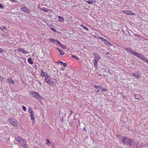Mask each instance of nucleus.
<instances>
[{"instance_id":"1","label":"nucleus","mask_w":148,"mask_h":148,"mask_svg":"<svg viewBox=\"0 0 148 148\" xmlns=\"http://www.w3.org/2000/svg\"><path fill=\"white\" fill-rule=\"evenodd\" d=\"M121 142L124 144L129 145L132 148H141L142 147L138 146V143H136L134 140L126 137H123L121 138Z\"/></svg>"},{"instance_id":"2","label":"nucleus","mask_w":148,"mask_h":148,"mask_svg":"<svg viewBox=\"0 0 148 148\" xmlns=\"http://www.w3.org/2000/svg\"><path fill=\"white\" fill-rule=\"evenodd\" d=\"M29 93L31 96L33 97L36 99H43V97L40 95L37 92H35L34 91H30Z\"/></svg>"},{"instance_id":"3","label":"nucleus","mask_w":148,"mask_h":148,"mask_svg":"<svg viewBox=\"0 0 148 148\" xmlns=\"http://www.w3.org/2000/svg\"><path fill=\"white\" fill-rule=\"evenodd\" d=\"M8 121L10 124L16 127L18 125V122L15 119L10 118L8 119Z\"/></svg>"},{"instance_id":"4","label":"nucleus","mask_w":148,"mask_h":148,"mask_svg":"<svg viewBox=\"0 0 148 148\" xmlns=\"http://www.w3.org/2000/svg\"><path fill=\"white\" fill-rule=\"evenodd\" d=\"M42 77H45V80L46 82L48 83L49 84L51 85L52 82L51 81V78L48 75H41Z\"/></svg>"},{"instance_id":"5","label":"nucleus","mask_w":148,"mask_h":148,"mask_svg":"<svg viewBox=\"0 0 148 148\" xmlns=\"http://www.w3.org/2000/svg\"><path fill=\"white\" fill-rule=\"evenodd\" d=\"M125 50L135 56H136V55L137 54V52L134 51L132 49L130 48H126L125 49Z\"/></svg>"},{"instance_id":"6","label":"nucleus","mask_w":148,"mask_h":148,"mask_svg":"<svg viewBox=\"0 0 148 148\" xmlns=\"http://www.w3.org/2000/svg\"><path fill=\"white\" fill-rule=\"evenodd\" d=\"M21 145L24 148L26 147H27V144L25 140L23 139V140L20 143Z\"/></svg>"},{"instance_id":"7","label":"nucleus","mask_w":148,"mask_h":148,"mask_svg":"<svg viewBox=\"0 0 148 148\" xmlns=\"http://www.w3.org/2000/svg\"><path fill=\"white\" fill-rule=\"evenodd\" d=\"M21 9L25 12H30V10L28 9L26 7H23L21 8Z\"/></svg>"},{"instance_id":"8","label":"nucleus","mask_w":148,"mask_h":148,"mask_svg":"<svg viewBox=\"0 0 148 148\" xmlns=\"http://www.w3.org/2000/svg\"><path fill=\"white\" fill-rule=\"evenodd\" d=\"M123 12L128 15H133L134 13L132 11L130 10H126Z\"/></svg>"},{"instance_id":"9","label":"nucleus","mask_w":148,"mask_h":148,"mask_svg":"<svg viewBox=\"0 0 148 148\" xmlns=\"http://www.w3.org/2000/svg\"><path fill=\"white\" fill-rule=\"evenodd\" d=\"M18 50L19 52H21L25 54H27L29 53L28 51H25L22 48H19Z\"/></svg>"},{"instance_id":"10","label":"nucleus","mask_w":148,"mask_h":148,"mask_svg":"<svg viewBox=\"0 0 148 148\" xmlns=\"http://www.w3.org/2000/svg\"><path fill=\"white\" fill-rule=\"evenodd\" d=\"M136 56H137V57L139 58L140 59H142L143 60H144L145 59V58L143 57V56L141 54H140V53H137V54H136Z\"/></svg>"},{"instance_id":"11","label":"nucleus","mask_w":148,"mask_h":148,"mask_svg":"<svg viewBox=\"0 0 148 148\" xmlns=\"http://www.w3.org/2000/svg\"><path fill=\"white\" fill-rule=\"evenodd\" d=\"M103 41L104 42L105 44L107 45L108 46H111L112 44L109 41L106 40L105 39H104V40H103Z\"/></svg>"},{"instance_id":"12","label":"nucleus","mask_w":148,"mask_h":148,"mask_svg":"<svg viewBox=\"0 0 148 148\" xmlns=\"http://www.w3.org/2000/svg\"><path fill=\"white\" fill-rule=\"evenodd\" d=\"M58 64L60 63L62 65H63L64 67L66 66L67 65V64L66 63H64L62 61H59L57 63Z\"/></svg>"},{"instance_id":"13","label":"nucleus","mask_w":148,"mask_h":148,"mask_svg":"<svg viewBox=\"0 0 148 148\" xmlns=\"http://www.w3.org/2000/svg\"><path fill=\"white\" fill-rule=\"evenodd\" d=\"M27 61L28 62L31 64H32L33 63L32 59L30 58H29L28 59Z\"/></svg>"},{"instance_id":"14","label":"nucleus","mask_w":148,"mask_h":148,"mask_svg":"<svg viewBox=\"0 0 148 148\" xmlns=\"http://www.w3.org/2000/svg\"><path fill=\"white\" fill-rule=\"evenodd\" d=\"M29 112L30 115L34 114V112H33L31 108H29Z\"/></svg>"},{"instance_id":"15","label":"nucleus","mask_w":148,"mask_h":148,"mask_svg":"<svg viewBox=\"0 0 148 148\" xmlns=\"http://www.w3.org/2000/svg\"><path fill=\"white\" fill-rule=\"evenodd\" d=\"M23 139L21 137L18 136L16 140L20 143Z\"/></svg>"},{"instance_id":"16","label":"nucleus","mask_w":148,"mask_h":148,"mask_svg":"<svg viewBox=\"0 0 148 148\" xmlns=\"http://www.w3.org/2000/svg\"><path fill=\"white\" fill-rule=\"evenodd\" d=\"M58 19H59V21H64V19L63 17L61 16H58Z\"/></svg>"},{"instance_id":"17","label":"nucleus","mask_w":148,"mask_h":148,"mask_svg":"<svg viewBox=\"0 0 148 148\" xmlns=\"http://www.w3.org/2000/svg\"><path fill=\"white\" fill-rule=\"evenodd\" d=\"M94 87H95V88L96 89H98V88L101 89L102 88V87L101 86H100L99 85H95Z\"/></svg>"},{"instance_id":"18","label":"nucleus","mask_w":148,"mask_h":148,"mask_svg":"<svg viewBox=\"0 0 148 148\" xmlns=\"http://www.w3.org/2000/svg\"><path fill=\"white\" fill-rule=\"evenodd\" d=\"M98 61H97V60L95 59H94V65L96 67L97 66V62H98Z\"/></svg>"},{"instance_id":"19","label":"nucleus","mask_w":148,"mask_h":148,"mask_svg":"<svg viewBox=\"0 0 148 148\" xmlns=\"http://www.w3.org/2000/svg\"><path fill=\"white\" fill-rule=\"evenodd\" d=\"M8 80L9 83L11 84H13L14 82L12 81V79L11 78H8Z\"/></svg>"},{"instance_id":"20","label":"nucleus","mask_w":148,"mask_h":148,"mask_svg":"<svg viewBox=\"0 0 148 148\" xmlns=\"http://www.w3.org/2000/svg\"><path fill=\"white\" fill-rule=\"evenodd\" d=\"M50 42L54 43V42L56 41V39H55L54 38H50Z\"/></svg>"},{"instance_id":"21","label":"nucleus","mask_w":148,"mask_h":148,"mask_svg":"<svg viewBox=\"0 0 148 148\" xmlns=\"http://www.w3.org/2000/svg\"><path fill=\"white\" fill-rule=\"evenodd\" d=\"M60 45L61 47H62L63 49H66V47L65 46L62 45L61 43L59 45Z\"/></svg>"},{"instance_id":"22","label":"nucleus","mask_w":148,"mask_h":148,"mask_svg":"<svg viewBox=\"0 0 148 148\" xmlns=\"http://www.w3.org/2000/svg\"><path fill=\"white\" fill-rule=\"evenodd\" d=\"M72 57L74 58L75 59L77 60H79V59L76 56L74 55H72Z\"/></svg>"},{"instance_id":"23","label":"nucleus","mask_w":148,"mask_h":148,"mask_svg":"<svg viewBox=\"0 0 148 148\" xmlns=\"http://www.w3.org/2000/svg\"><path fill=\"white\" fill-rule=\"evenodd\" d=\"M91 1V0H90L89 1H86V2L88 3L89 4H90L92 3L93 2L95 1H93V0H92V1L91 2L90 1Z\"/></svg>"},{"instance_id":"24","label":"nucleus","mask_w":148,"mask_h":148,"mask_svg":"<svg viewBox=\"0 0 148 148\" xmlns=\"http://www.w3.org/2000/svg\"><path fill=\"white\" fill-rule=\"evenodd\" d=\"M32 121L34 120V114L30 115Z\"/></svg>"},{"instance_id":"25","label":"nucleus","mask_w":148,"mask_h":148,"mask_svg":"<svg viewBox=\"0 0 148 148\" xmlns=\"http://www.w3.org/2000/svg\"><path fill=\"white\" fill-rule=\"evenodd\" d=\"M59 53H60V55L61 56H63L64 54V52L63 51H60V52H59Z\"/></svg>"},{"instance_id":"26","label":"nucleus","mask_w":148,"mask_h":148,"mask_svg":"<svg viewBox=\"0 0 148 148\" xmlns=\"http://www.w3.org/2000/svg\"><path fill=\"white\" fill-rule=\"evenodd\" d=\"M135 77L137 78L139 77L140 78L141 77V75H133Z\"/></svg>"},{"instance_id":"27","label":"nucleus","mask_w":148,"mask_h":148,"mask_svg":"<svg viewBox=\"0 0 148 148\" xmlns=\"http://www.w3.org/2000/svg\"><path fill=\"white\" fill-rule=\"evenodd\" d=\"M0 8L1 9H3L4 8V6L1 3H0Z\"/></svg>"},{"instance_id":"28","label":"nucleus","mask_w":148,"mask_h":148,"mask_svg":"<svg viewBox=\"0 0 148 148\" xmlns=\"http://www.w3.org/2000/svg\"><path fill=\"white\" fill-rule=\"evenodd\" d=\"M42 10L45 12H48L47 10V8H44L42 9Z\"/></svg>"},{"instance_id":"29","label":"nucleus","mask_w":148,"mask_h":148,"mask_svg":"<svg viewBox=\"0 0 148 148\" xmlns=\"http://www.w3.org/2000/svg\"><path fill=\"white\" fill-rule=\"evenodd\" d=\"M83 28L84 29H85L86 30L88 31L89 29L88 28H87L85 26H83Z\"/></svg>"},{"instance_id":"30","label":"nucleus","mask_w":148,"mask_h":148,"mask_svg":"<svg viewBox=\"0 0 148 148\" xmlns=\"http://www.w3.org/2000/svg\"><path fill=\"white\" fill-rule=\"evenodd\" d=\"M46 140L47 141V143H46V144H47V143H49V144H51L50 141L48 139H46Z\"/></svg>"},{"instance_id":"31","label":"nucleus","mask_w":148,"mask_h":148,"mask_svg":"<svg viewBox=\"0 0 148 148\" xmlns=\"http://www.w3.org/2000/svg\"><path fill=\"white\" fill-rule=\"evenodd\" d=\"M22 108L24 111H26V107L25 106H23Z\"/></svg>"},{"instance_id":"32","label":"nucleus","mask_w":148,"mask_h":148,"mask_svg":"<svg viewBox=\"0 0 148 148\" xmlns=\"http://www.w3.org/2000/svg\"><path fill=\"white\" fill-rule=\"evenodd\" d=\"M58 70L57 71H54V72H53V73H54V74H56L58 73Z\"/></svg>"},{"instance_id":"33","label":"nucleus","mask_w":148,"mask_h":148,"mask_svg":"<svg viewBox=\"0 0 148 148\" xmlns=\"http://www.w3.org/2000/svg\"><path fill=\"white\" fill-rule=\"evenodd\" d=\"M95 57L97 58V59L99 61V59L100 58V57L99 56H96Z\"/></svg>"},{"instance_id":"34","label":"nucleus","mask_w":148,"mask_h":148,"mask_svg":"<svg viewBox=\"0 0 148 148\" xmlns=\"http://www.w3.org/2000/svg\"><path fill=\"white\" fill-rule=\"evenodd\" d=\"M102 92H102V91H107V90L104 88H102Z\"/></svg>"},{"instance_id":"35","label":"nucleus","mask_w":148,"mask_h":148,"mask_svg":"<svg viewBox=\"0 0 148 148\" xmlns=\"http://www.w3.org/2000/svg\"><path fill=\"white\" fill-rule=\"evenodd\" d=\"M99 38L101 40L103 41V40H104V38L103 37H99Z\"/></svg>"},{"instance_id":"36","label":"nucleus","mask_w":148,"mask_h":148,"mask_svg":"<svg viewBox=\"0 0 148 148\" xmlns=\"http://www.w3.org/2000/svg\"><path fill=\"white\" fill-rule=\"evenodd\" d=\"M70 113L69 114L70 116H71V115L72 113H73V112L72 111V110H71L70 111Z\"/></svg>"},{"instance_id":"37","label":"nucleus","mask_w":148,"mask_h":148,"mask_svg":"<svg viewBox=\"0 0 148 148\" xmlns=\"http://www.w3.org/2000/svg\"><path fill=\"white\" fill-rule=\"evenodd\" d=\"M3 50L1 48H0V53H3Z\"/></svg>"},{"instance_id":"38","label":"nucleus","mask_w":148,"mask_h":148,"mask_svg":"<svg viewBox=\"0 0 148 148\" xmlns=\"http://www.w3.org/2000/svg\"><path fill=\"white\" fill-rule=\"evenodd\" d=\"M56 49H57L58 50V51L59 52V53L60 52V51H62V50L60 49L59 48H57V47H56Z\"/></svg>"},{"instance_id":"39","label":"nucleus","mask_w":148,"mask_h":148,"mask_svg":"<svg viewBox=\"0 0 148 148\" xmlns=\"http://www.w3.org/2000/svg\"><path fill=\"white\" fill-rule=\"evenodd\" d=\"M56 41L57 42V44H58V45H59L61 43L59 41L57 40Z\"/></svg>"},{"instance_id":"40","label":"nucleus","mask_w":148,"mask_h":148,"mask_svg":"<svg viewBox=\"0 0 148 148\" xmlns=\"http://www.w3.org/2000/svg\"><path fill=\"white\" fill-rule=\"evenodd\" d=\"M51 29L53 31H54V32H56V29L53 28H51Z\"/></svg>"},{"instance_id":"41","label":"nucleus","mask_w":148,"mask_h":148,"mask_svg":"<svg viewBox=\"0 0 148 148\" xmlns=\"http://www.w3.org/2000/svg\"><path fill=\"white\" fill-rule=\"evenodd\" d=\"M95 85H99V84L98 82H95Z\"/></svg>"},{"instance_id":"42","label":"nucleus","mask_w":148,"mask_h":148,"mask_svg":"<svg viewBox=\"0 0 148 148\" xmlns=\"http://www.w3.org/2000/svg\"><path fill=\"white\" fill-rule=\"evenodd\" d=\"M41 70L42 71V73H41V74H42V73H43V74H44V73H45V74H47L46 73H45L43 72V71L42 69H41Z\"/></svg>"},{"instance_id":"43","label":"nucleus","mask_w":148,"mask_h":148,"mask_svg":"<svg viewBox=\"0 0 148 148\" xmlns=\"http://www.w3.org/2000/svg\"><path fill=\"white\" fill-rule=\"evenodd\" d=\"M32 124L34 125L35 123V120H32Z\"/></svg>"},{"instance_id":"44","label":"nucleus","mask_w":148,"mask_h":148,"mask_svg":"<svg viewBox=\"0 0 148 148\" xmlns=\"http://www.w3.org/2000/svg\"><path fill=\"white\" fill-rule=\"evenodd\" d=\"M134 97H135V98L136 99H138V100H139V99L138 98H137L136 96V95H134Z\"/></svg>"},{"instance_id":"45","label":"nucleus","mask_w":148,"mask_h":148,"mask_svg":"<svg viewBox=\"0 0 148 148\" xmlns=\"http://www.w3.org/2000/svg\"><path fill=\"white\" fill-rule=\"evenodd\" d=\"M58 69H56V68H54V70H53V71H57V70H58Z\"/></svg>"},{"instance_id":"46","label":"nucleus","mask_w":148,"mask_h":148,"mask_svg":"<svg viewBox=\"0 0 148 148\" xmlns=\"http://www.w3.org/2000/svg\"><path fill=\"white\" fill-rule=\"evenodd\" d=\"M147 59H146L145 58V59H144V60H143V61H145V62H146V60H147Z\"/></svg>"},{"instance_id":"47","label":"nucleus","mask_w":148,"mask_h":148,"mask_svg":"<svg viewBox=\"0 0 148 148\" xmlns=\"http://www.w3.org/2000/svg\"><path fill=\"white\" fill-rule=\"evenodd\" d=\"M33 66L35 68H36L37 67V66L35 64L34 65V66Z\"/></svg>"},{"instance_id":"48","label":"nucleus","mask_w":148,"mask_h":148,"mask_svg":"<svg viewBox=\"0 0 148 148\" xmlns=\"http://www.w3.org/2000/svg\"><path fill=\"white\" fill-rule=\"evenodd\" d=\"M57 40H58L56 39V41H55V42H54V43H56V44H57V41H57Z\"/></svg>"},{"instance_id":"49","label":"nucleus","mask_w":148,"mask_h":148,"mask_svg":"<svg viewBox=\"0 0 148 148\" xmlns=\"http://www.w3.org/2000/svg\"><path fill=\"white\" fill-rule=\"evenodd\" d=\"M2 79V78L0 76V80Z\"/></svg>"},{"instance_id":"50","label":"nucleus","mask_w":148,"mask_h":148,"mask_svg":"<svg viewBox=\"0 0 148 148\" xmlns=\"http://www.w3.org/2000/svg\"><path fill=\"white\" fill-rule=\"evenodd\" d=\"M146 60V62L147 63V64H148V60Z\"/></svg>"},{"instance_id":"51","label":"nucleus","mask_w":148,"mask_h":148,"mask_svg":"<svg viewBox=\"0 0 148 148\" xmlns=\"http://www.w3.org/2000/svg\"><path fill=\"white\" fill-rule=\"evenodd\" d=\"M99 90H98L96 92V93H97V92H99Z\"/></svg>"},{"instance_id":"52","label":"nucleus","mask_w":148,"mask_h":148,"mask_svg":"<svg viewBox=\"0 0 148 148\" xmlns=\"http://www.w3.org/2000/svg\"><path fill=\"white\" fill-rule=\"evenodd\" d=\"M60 74H62L63 73L62 72V71H60Z\"/></svg>"},{"instance_id":"53","label":"nucleus","mask_w":148,"mask_h":148,"mask_svg":"<svg viewBox=\"0 0 148 148\" xmlns=\"http://www.w3.org/2000/svg\"><path fill=\"white\" fill-rule=\"evenodd\" d=\"M108 71L109 73H111V72H110V70H108Z\"/></svg>"},{"instance_id":"54","label":"nucleus","mask_w":148,"mask_h":148,"mask_svg":"<svg viewBox=\"0 0 148 148\" xmlns=\"http://www.w3.org/2000/svg\"><path fill=\"white\" fill-rule=\"evenodd\" d=\"M3 27H4V29H5L6 30V29L5 28V27L4 26H3Z\"/></svg>"},{"instance_id":"55","label":"nucleus","mask_w":148,"mask_h":148,"mask_svg":"<svg viewBox=\"0 0 148 148\" xmlns=\"http://www.w3.org/2000/svg\"><path fill=\"white\" fill-rule=\"evenodd\" d=\"M81 26H82L83 27V26H84L83 25H81Z\"/></svg>"},{"instance_id":"56","label":"nucleus","mask_w":148,"mask_h":148,"mask_svg":"<svg viewBox=\"0 0 148 148\" xmlns=\"http://www.w3.org/2000/svg\"><path fill=\"white\" fill-rule=\"evenodd\" d=\"M63 70V69H62V70L60 69V70H61V71H62Z\"/></svg>"},{"instance_id":"57","label":"nucleus","mask_w":148,"mask_h":148,"mask_svg":"<svg viewBox=\"0 0 148 148\" xmlns=\"http://www.w3.org/2000/svg\"><path fill=\"white\" fill-rule=\"evenodd\" d=\"M67 73H69V72H66V73H65V74H67Z\"/></svg>"},{"instance_id":"58","label":"nucleus","mask_w":148,"mask_h":148,"mask_svg":"<svg viewBox=\"0 0 148 148\" xmlns=\"http://www.w3.org/2000/svg\"><path fill=\"white\" fill-rule=\"evenodd\" d=\"M100 75V76H102L101 75Z\"/></svg>"},{"instance_id":"59","label":"nucleus","mask_w":148,"mask_h":148,"mask_svg":"<svg viewBox=\"0 0 148 148\" xmlns=\"http://www.w3.org/2000/svg\"><path fill=\"white\" fill-rule=\"evenodd\" d=\"M3 32H4V33L5 32V31H3Z\"/></svg>"},{"instance_id":"60","label":"nucleus","mask_w":148,"mask_h":148,"mask_svg":"<svg viewBox=\"0 0 148 148\" xmlns=\"http://www.w3.org/2000/svg\"><path fill=\"white\" fill-rule=\"evenodd\" d=\"M2 29V30L3 31V29Z\"/></svg>"}]
</instances>
